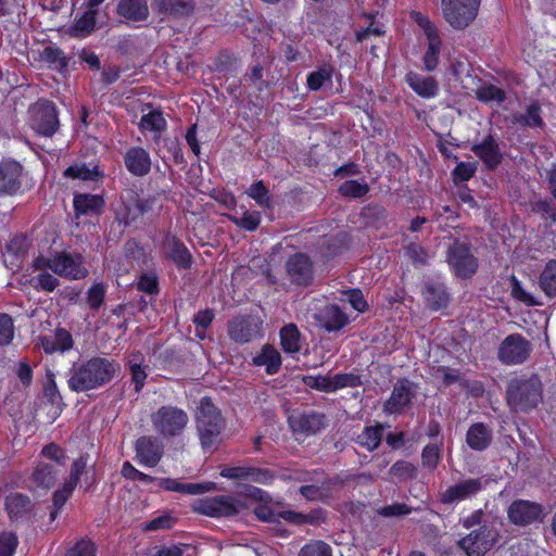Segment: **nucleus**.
Segmentation results:
<instances>
[{
  "label": "nucleus",
  "instance_id": "obj_18",
  "mask_svg": "<svg viewBox=\"0 0 556 556\" xmlns=\"http://www.w3.org/2000/svg\"><path fill=\"white\" fill-rule=\"evenodd\" d=\"M151 7L153 12L162 20H185L195 11L194 0H152Z\"/></svg>",
  "mask_w": 556,
  "mask_h": 556
},
{
  "label": "nucleus",
  "instance_id": "obj_57",
  "mask_svg": "<svg viewBox=\"0 0 556 556\" xmlns=\"http://www.w3.org/2000/svg\"><path fill=\"white\" fill-rule=\"evenodd\" d=\"M40 456L53 462L52 465L59 469L65 467L67 460L65 450L54 442L46 444L41 448Z\"/></svg>",
  "mask_w": 556,
  "mask_h": 556
},
{
  "label": "nucleus",
  "instance_id": "obj_4",
  "mask_svg": "<svg viewBox=\"0 0 556 556\" xmlns=\"http://www.w3.org/2000/svg\"><path fill=\"white\" fill-rule=\"evenodd\" d=\"M151 422L155 432L163 439L180 437L189 422L186 410L175 405H162L151 414Z\"/></svg>",
  "mask_w": 556,
  "mask_h": 556
},
{
  "label": "nucleus",
  "instance_id": "obj_43",
  "mask_svg": "<svg viewBox=\"0 0 556 556\" xmlns=\"http://www.w3.org/2000/svg\"><path fill=\"white\" fill-rule=\"evenodd\" d=\"M247 195L264 210L273 208V200L269 189L263 180L253 182L245 191Z\"/></svg>",
  "mask_w": 556,
  "mask_h": 556
},
{
  "label": "nucleus",
  "instance_id": "obj_52",
  "mask_svg": "<svg viewBox=\"0 0 556 556\" xmlns=\"http://www.w3.org/2000/svg\"><path fill=\"white\" fill-rule=\"evenodd\" d=\"M97 10L85 11L81 15L75 18L73 24V30L76 36H87L93 31L96 27Z\"/></svg>",
  "mask_w": 556,
  "mask_h": 556
},
{
  "label": "nucleus",
  "instance_id": "obj_56",
  "mask_svg": "<svg viewBox=\"0 0 556 556\" xmlns=\"http://www.w3.org/2000/svg\"><path fill=\"white\" fill-rule=\"evenodd\" d=\"M136 289L139 292L157 295L160 293V281L156 273H142L138 276L136 282Z\"/></svg>",
  "mask_w": 556,
  "mask_h": 556
},
{
  "label": "nucleus",
  "instance_id": "obj_28",
  "mask_svg": "<svg viewBox=\"0 0 556 556\" xmlns=\"http://www.w3.org/2000/svg\"><path fill=\"white\" fill-rule=\"evenodd\" d=\"M4 506L11 521L28 517L34 507L30 497L18 492L10 493L5 497Z\"/></svg>",
  "mask_w": 556,
  "mask_h": 556
},
{
  "label": "nucleus",
  "instance_id": "obj_23",
  "mask_svg": "<svg viewBox=\"0 0 556 556\" xmlns=\"http://www.w3.org/2000/svg\"><path fill=\"white\" fill-rule=\"evenodd\" d=\"M315 320L328 332L343 329L349 324V316L337 304H327L315 314Z\"/></svg>",
  "mask_w": 556,
  "mask_h": 556
},
{
  "label": "nucleus",
  "instance_id": "obj_31",
  "mask_svg": "<svg viewBox=\"0 0 556 556\" xmlns=\"http://www.w3.org/2000/svg\"><path fill=\"white\" fill-rule=\"evenodd\" d=\"M252 364L257 367L265 366L267 375H276L282 364L281 355L271 344H264L261 352L252 358Z\"/></svg>",
  "mask_w": 556,
  "mask_h": 556
},
{
  "label": "nucleus",
  "instance_id": "obj_46",
  "mask_svg": "<svg viewBox=\"0 0 556 556\" xmlns=\"http://www.w3.org/2000/svg\"><path fill=\"white\" fill-rule=\"evenodd\" d=\"M443 440L439 443H428L421 451V465L424 468L434 470L442 460Z\"/></svg>",
  "mask_w": 556,
  "mask_h": 556
},
{
  "label": "nucleus",
  "instance_id": "obj_62",
  "mask_svg": "<svg viewBox=\"0 0 556 556\" xmlns=\"http://www.w3.org/2000/svg\"><path fill=\"white\" fill-rule=\"evenodd\" d=\"M177 518L169 511H164L160 516L147 521L143 526L144 531L169 530L175 527Z\"/></svg>",
  "mask_w": 556,
  "mask_h": 556
},
{
  "label": "nucleus",
  "instance_id": "obj_22",
  "mask_svg": "<svg viewBox=\"0 0 556 556\" xmlns=\"http://www.w3.org/2000/svg\"><path fill=\"white\" fill-rule=\"evenodd\" d=\"M289 425L294 433L306 437L320 432L327 426V417L324 413L309 410L289 418Z\"/></svg>",
  "mask_w": 556,
  "mask_h": 556
},
{
  "label": "nucleus",
  "instance_id": "obj_44",
  "mask_svg": "<svg viewBox=\"0 0 556 556\" xmlns=\"http://www.w3.org/2000/svg\"><path fill=\"white\" fill-rule=\"evenodd\" d=\"M338 483V478H327V483L303 484L299 489V493L307 501H320L325 493L330 491Z\"/></svg>",
  "mask_w": 556,
  "mask_h": 556
},
{
  "label": "nucleus",
  "instance_id": "obj_13",
  "mask_svg": "<svg viewBox=\"0 0 556 556\" xmlns=\"http://www.w3.org/2000/svg\"><path fill=\"white\" fill-rule=\"evenodd\" d=\"M24 167L14 160L0 162V197L17 195L24 192Z\"/></svg>",
  "mask_w": 556,
  "mask_h": 556
},
{
  "label": "nucleus",
  "instance_id": "obj_19",
  "mask_svg": "<svg viewBox=\"0 0 556 556\" xmlns=\"http://www.w3.org/2000/svg\"><path fill=\"white\" fill-rule=\"evenodd\" d=\"M473 154L490 170L496 169L503 162V153L496 138L489 134L480 142L471 146Z\"/></svg>",
  "mask_w": 556,
  "mask_h": 556
},
{
  "label": "nucleus",
  "instance_id": "obj_30",
  "mask_svg": "<svg viewBox=\"0 0 556 556\" xmlns=\"http://www.w3.org/2000/svg\"><path fill=\"white\" fill-rule=\"evenodd\" d=\"M492 440V430L483 422L472 424L466 433V443L473 451H485L491 445Z\"/></svg>",
  "mask_w": 556,
  "mask_h": 556
},
{
  "label": "nucleus",
  "instance_id": "obj_1",
  "mask_svg": "<svg viewBox=\"0 0 556 556\" xmlns=\"http://www.w3.org/2000/svg\"><path fill=\"white\" fill-rule=\"evenodd\" d=\"M119 370V364L112 358L93 356L75 364L70 370L68 389L73 392H88L110 383Z\"/></svg>",
  "mask_w": 556,
  "mask_h": 556
},
{
  "label": "nucleus",
  "instance_id": "obj_39",
  "mask_svg": "<svg viewBox=\"0 0 556 556\" xmlns=\"http://www.w3.org/2000/svg\"><path fill=\"white\" fill-rule=\"evenodd\" d=\"M42 399L53 406L59 413L65 406L63 403V399L56 386L55 376L52 371H48L46 376V381L42 387Z\"/></svg>",
  "mask_w": 556,
  "mask_h": 556
},
{
  "label": "nucleus",
  "instance_id": "obj_25",
  "mask_svg": "<svg viewBox=\"0 0 556 556\" xmlns=\"http://www.w3.org/2000/svg\"><path fill=\"white\" fill-rule=\"evenodd\" d=\"M105 206V201L101 194L75 193L73 198V208L76 217L100 215Z\"/></svg>",
  "mask_w": 556,
  "mask_h": 556
},
{
  "label": "nucleus",
  "instance_id": "obj_27",
  "mask_svg": "<svg viewBox=\"0 0 556 556\" xmlns=\"http://www.w3.org/2000/svg\"><path fill=\"white\" fill-rule=\"evenodd\" d=\"M405 81L420 98L432 99L439 93V84L432 76H421L409 72L405 75Z\"/></svg>",
  "mask_w": 556,
  "mask_h": 556
},
{
  "label": "nucleus",
  "instance_id": "obj_14",
  "mask_svg": "<svg viewBox=\"0 0 556 556\" xmlns=\"http://www.w3.org/2000/svg\"><path fill=\"white\" fill-rule=\"evenodd\" d=\"M485 481L482 478H469L447 486L440 493V502L444 505H452L476 497L484 488Z\"/></svg>",
  "mask_w": 556,
  "mask_h": 556
},
{
  "label": "nucleus",
  "instance_id": "obj_12",
  "mask_svg": "<svg viewBox=\"0 0 556 556\" xmlns=\"http://www.w3.org/2000/svg\"><path fill=\"white\" fill-rule=\"evenodd\" d=\"M509 521L518 527H527L535 522H542L545 511L542 504L529 500H515L507 509Z\"/></svg>",
  "mask_w": 556,
  "mask_h": 556
},
{
  "label": "nucleus",
  "instance_id": "obj_54",
  "mask_svg": "<svg viewBox=\"0 0 556 556\" xmlns=\"http://www.w3.org/2000/svg\"><path fill=\"white\" fill-rule=\"evenodd\" d=\"M363 381L361 376L354 372H339L333 377H330L331 393L340 389L355 388L361 387Z\"/></svg>",
  "mask_w": 556,
  "mask_h": 556
},
{
  "label": "nucleus",
  "instance_id": "obj_33",
  "mask_svg": "<svg viewBox=\"0 0 556 556\" xmlns=\"http://www.w3.org/2000/svg\"><path fill=\"white\" fill-rule=\"evenodd\" d=\"M60 472L54 465L39 462L31 472V480L38 488L48 490L55 484Z\"/></svg>",
  "mask_w": 556,
  "mask_h": 556
},
{
  "label": "nucleus",
  "instance_id": "obj_32",
  "mask_svg": "<svg viewBox=\"0 0 556 556\" xmlns=\"http://www.w3.org/2000/svg\"><path fill=\"white\" fill-rule=\"evenodd\" d=\"M63 176L71 179L98 182L103 180L105 174L98 164L90 166L86 163H75L64 170Z\"/></svg>",
  "mask_w": 556,
  "mask_h": 556
},
{
  "label": "nucleus",
  "instance_id": "obj_21",
  "mask_svg": "<svg viewBox=\"0 0 556 556\" xmlns=\"http://www.w3.org/2000/svg\"><path fill=\"white\" fill-rule=\"evenodd\" d=\"M163 248L165 256L174 263L178 270L191 269L193 256L177 236L168 233L163 241Z\"/></svg>",
  "mask_w": 556,
  "mask_h": 556
},
{
  "label": "nucleus",
  "instance_id": "obj_59",
  "mask_svg": "<svg viewBox=\"0 0 556 556\" xmlns=\"http://www.w3.org/2000/svg\"><path fill=\"white\" fill-rule=\"evenodd\" d=\"M275 479V471L268 468L247 466L245 480L248 481L264 485H270L274 483Z\"/></svg>",
  "mask_w": 556,
  "mask_h": 556
},
{
  "label": "nucleus",
  "instance_id": "obj_7",
  "mask_svg": "<svg viewBox=\"0 0 556 556\" xmlns=\"http://www.w3.org/2000/svg\"><path fill=\"white\" fill-rule=\"evenodd\" d=\"M192 511L211 518L232 517L239 514L242 505L230 495H216L198 498L192 504Z\"/></svg>",
  "mask_w": 556,
  "mask_h": 556
},
{
  "label": "nucleus",
  "instance_id": "obj_47",
  "mask_svg": "<svg viewBox=\"0 0 556 556\" xmlns=\"http://www.w3.org/2000/svg\"><path fill=\"white\" fill-rule=\"evenodd\" d=\"M227 218L238 228L252 232L258 228L262 222V214L258 211L248 210L241 216L227 215Z\"/></svg>",
  "mask_w": 556,
  "mask_h": 556
},
{
  "label": "nucleus",
  "instance_id": "obj_60",
  "mask_svg": "<svg viewBox=\"0 0 556 556\" xmlns=\"http://www.w3.org/2000/svg\"><path fill=\"white\" fill-rule=\"evenodd\" d=\"M265 68L261 63L253 64L243 76V79L253 85L258 92L269 88V83L264 79Z\"/></svg>",
  "mask_w": 556,
  "mask_h": 556
},
{
  "label": "nucleus",
  "instance_id": "obj_51",
  "mask_svg": "<svg viewBox=\"0 0 556 556\" xmlns=\"http://www.w3.org/2000/svg\"><path fill=\"white\" fill-rule=\"evenodd\" d=\"M476 98L482 103H502L506 99V92L504 89L493 84H484L476 90Z\"/></svg>",
  "mask_w": 556,
  "mask_h": 556
},
{
  "label": "nucleus",
  "instance_id": "obj_24",
  "mask_svg": "<svg viewBox=\"0 0 556 556\" xmlns=\"http://www.w3.org/2000/svg\"><path fill=\"white\" fill-rule=\"evenodd\" d=\"M126 169L136 177H144L151 170V157L142 147H130L124 155Z\"/></svg>",
  "mask_w": 556,
  "mask_h": 556
},
{
  "label": "nucleus",
  "instance_id": "obj_48",
  "mask_svg": "<svg viewBox=\"0 0 556 556\" xmlns=\"http://www.w3.org/2000/svg\"><path fill=\"white\" fill-rule=\"evenodd\" d=\"M509 286H510V296L519 303H522L527 306H536L541 303L530 293L528 292L521 281L511 274L508 278Z\"/></svg>",
  "mask_w": 556,
  "mask_h": 556
},
{
  "label": "nucleus",
  "instance_id": "obj_58",
  "mask_svg": "<svg viewBox=\"0 0 556 556\" xmlns=\"http://www.w3.org/2000/svg\"><path fill=\"white\" fill-rule=\"evenodd\" d=\"M390 475L399 481L413 480L417 477L416 466L404 459L396 460L390 468Z\"/></svg>",
  "mask_w": 556,
  "mask_h": 556
},
{
  "label": "nucleus",
  "instance_id": "obj_37",
  "mask_svg": "<svg viewBox=\"0 0 556 556\" xmlns=\"http://www.w3.org/2000/svg\"><path fill=\"white\" fill-rule=\"evenodd\" d=\"M147 210L146 201L140 199H134L117 211L116 218L119 224L124 226H130L135 220L144 214Z\"/></svg>",
  "mask_w": 556,
  "mask_h": 556
},
{
  "label": "nucleus",
  "instance_id": "obj_53",
  "mask_svg": "<svg viewBox=\"0 0 556 556\" xmlns=\"http://www.w3.org/2000/svg\"><path fill=\"white\" fill-rule=\"evenodd\" d=\"M108 286L103 282L92 283L86 293V303L92 311H99L106 296Z\"/></svg>",
  "mask_w": 556,
  "mask_h": 556
},
{
  "label": "nucleus",
  "instance_id": "obj_49",
  "mask_svg": "<svg viewBox=\"0 0 556 556\" xmlns=\"http://www.w3.org/2000/svg\"><path fill=\"white\" fill-rule=\"evenodd\" d=\"M167 127V122L163 116L162 111L153 110L148 114L141 116L139 128L142 131L149 130L161 134Z\"/></svg>",
  "mask_w": 556,
  "mask_h": 556
},
{
  "label": "nucleus",
  "instance_id": "obj_45",
  "mask_svg": "<svg viewBox=\"0 0 556 556\" xmlns=\"http://www.w3.org/2000/svg\"><path fill=\"white\" fill-rule=\"evenodd\" d=\"M334 70L330 64H324L306 77V85L311 91H318L326 83L332 80Z\"/></svg>",
  "mask_w": 556,
  "mask_h": 556
},
{
  "label": "nucleus",
  "instance_id": "obj_42",
  "mask_svg": "<svg viewBox=\"0 0 556 556\" xmlns=\"http://www.w3.org/2000/svg\"><path fill=\"white\" fill-rule=\"evenodd\" d=\"M383 427L380 424L376 426H366L362 433L358 434L356 443L367 448L369 452L375 451L381 443Z\"/></svg>",
  "mask_w": 556,
  "mask_h": 556
},
{
  "label": "nucleus",
  "instance_id": "obj_9",
  "mask_svg": "<svg viewBox=\"0 0 556 556\" xmlns=\"http://www.w3.org/2000/svg\"><path fill=\"white\" fill-rule=\"evenodd\" d=\"M496 530L486 523L473 529L458 541V546L467 556H484L497 540Z\"/></svg>",
  "mask_w": 556,
  "mask_h": 556
},
{
  "label": "nucleus",
  "instance_id": "obj_61",
  "mask_svg": "<svg viewBox=\"0 0 556 556\" xmlns=\"http://www.w3.org/2000/svg\"><path fill=\"white\" fill-rule=\"evenodd\" d=\"M516 121L520 125L531 128L544 126V122L541 116V108L536 103L530 104L527 108L525 114H521L520 116L516 117Z\"/></svg>",
  "mask_w": 556,
  "mask_h": 556
},
{
  "label": "nucleus",
  "instance_id": "obj_17",
  "mask_svg": "<svg viewBox=\"0 0 556 556\" xmlns=\"http://www.w3.org/2000/svg\"><path fill=\"white\" fill-rule=\"evenodd\" d=\"M51 270L61 277L70 279H81L88 274V270L83 265L81 255H72L65 251L56 252L52 256Z\"/></svg>",
  "mask_w": 556,
  "mask_h": 556
},
{
  "label": "nucleus",
  "instance_id": "obj_50",
  "mask_svg": "<svg viewBox=\"0 0 556 556\" xmlns=\"http://www.w3.org/2000/svg\"><path fill=\"white\" fill-rule=\"evenodd\" d=\"M531 211L540 215L547 226L556 224V206L551 199L544 198L533 202Z\"/></svg>",
  "mask_w": 556,
  "mask_h": 556
},
{
  "label": "nucleus",
  "instance_id": "obj_20",
  "mask_svg": "<svg viewBox=\"0 0 556 556\" xmlns=\"http://www.w3.org/2000/svg\"><path fill=\"white\" fill-rule=\"evenodd\" d=\"M420 294L426 306L433 312L444 309L451 302V294L446 285L439 280L429 279L422 283Z\"/></svg>",
  "mask_w": 556,
  "mask_h": 556
},
{
  "label": "nucleus",
  "instance_id": "obj_2",
  "mask_svg": "<svg viewBox=\"0 0 556 556\" xmlns=\"http://www.w3.org/2000/svg\"><path fill=\"white\" fill-rule=\"evenodd\" d=\"M225 427L222 410L210 396H203L195 413V428L203 452L212 454L218 448Z\"/></svg>",
  "mask_w": 556,
  "mask_h": 556
},
{
  "label": "nucleus",
  "instance_id": "obj_63",
  "mask_svg": "<svg viewBox=\"0 0 556 556\" xmlns=\"http://www.w3.org/2000/svg\"><path fill=\"white\" fill-rule=\"evenodd\" d=\"M97 545L87 538L79 539L72 547H70L64 556H97Z\"/></svg>",
  "mask_w": 556,
  "mask_h": 556
},
{
  "label": "nucleus",
  "instance_id": "obj_35",
  "mask_svg": "<svg viewBox=\"0 0 556 556\" xmlns=\"http://www.w3.org/2000/svg\"><path fill=\"white\" fill-rule=\"evenodd\" d=\"M40 61L47 63L49 67L63 73L68 67V59L64 51L55 45L46 46L39 53Z\"/></svg>",
  "mask_w": 556,
  "mask_h": 556
},
{
  "label": "nucleus",
  "instance_id": "obj_11",
  "mask_svg": "<svg viewBox=\"0 0 556 556\" xmlns=\"http://www.w3.org/2000/svg\"><path fill=\"white\" fill-rule=\"evenodd\" d=\"M416 389L417 386L408 378H400L383 403V412L388 415H402L412 406L417 394Z\"/></svg>",
  "mask_w": 556,
  "mask_h": 556
},
{
  "label": "nucleus",
  "instance_id": "obj_29",
  "mask_svg": "<svg viewBox=\"0 0 556 556\" xmlns=\"http://www.w3.org/2000/svg\"><path fill=\"white\" fill-rule=\"evenodd\" d=\"M229 338L239 343L250 342L254 337L253 319L251 316H237L228 321L227 327Z\"/></svg>",
  "mask_w": 556,
  "mask_h": 556
},
{
  "label": "nucleus",
  "instance_id": "obj_10",
  "mask_svg": "<svg viewBox=\"0 0 556 556\" xmlns=\"http://www.w3.org/2000/svg\"><path fill=\"white\" fill-rule=\"evenodd\" d=\"M532 352V345L521 333L508 334L497 348V359L504 365L523 364Z\"/></svg>",
  "mask_w": 556,
  "mask_h": 556
},
{
  "label": "nucleus",
  "instance_id": "obj_40",
  "mask_svg": "<svg viewBox=\"0 0 556 556\" xmlns=\"http://www.w3.org/2000/svg\"><path fill=\"white\" fill-rule=\"evenodd\" d=\"M427 40L428 47L422 56V62L426 71L433 72L437 70L439 65V56L441 53L443 42L440 37V34L428 37Z\"/></svg>",
  "mask_w": 556,
  "mask_h": 556
},
{
  "label": "nucleus",
  "instance_id": "obj_38",
  "mask_svg": "<svg viewBox=\"0 0 556 556\" xmlns=\"http://www.w3.org/2000/svg\"><path fill=\"white\" fill-rule=\"evenodd\" d=\"M280 345L283 352L294 354L300 352V330L295 324H288L280 329Z\"/></svg>",
  "mask_w": 556,
  "mask_h": 556
},
{
  "label": "nucleus",
  "instance_id": "obj_3",
  "mask_svg": "<svg viewBox=\"0 0 556 556\" xmlns=\"http://www.w3.org/2000/svg\"><path fill=\"white\" fill-rule=\"evenodd\" d=\"M506 402L515 412H529L543 400V387L538 375L511 378L506 387Z\"/></svg>",
  "mask_w": 556,
  "mask_h": 556
},
{
  "label": "nucleus",
  "instance_id": "obj_41",
  "mask_svg": "<svg viewBox=\"0 0 556 556\" xmlns=\"http://www.w3.org/2000/svg\"><path fill=\"white\" fill-rule=\"evenodd\" d=\"M369 191L370 186L365 179H349L343 181L338 188L339 194L348 199H362L366 197Z\"/></svg>",
  "mask_w": 556,
  "mask_h": 556
},
{
  "label": "nucleus",
  "instance_id": "obj_5",
  "mask_svg": "<svg viewBox=\"0 0 556 556\" xmlns=\"http://www.w3.org/2000/svg\"><path fill=\"white\" fill-rule=\"evenodd\" d=\"M446 262L453 275L464 280L471 279L479 268V260L471 245L458 239L448 247Z\"/></svg>",
  "mask_w": 556,
  "mask_h": 556
},
{
  "label": "nucleus",
  "instance_id": "obj_34",
  "mask_svg": "<svg viewBox=\"0 0 556 556\" xmlns=\"http://www.w3.org/2000/svg\"><path fill=\"white\" fill-rule=\"evenodd\" d=\"M540 290L548 299L556 298V260H548L538 277Z\"/></svg>",
  "mask_w": 556,
  "mask_h": 556
},
{
  "label": "nucleus",
  "instance_id": "obj_64",
  "mask_svg": "<svg viewBox=\"0 0 556 556\" xmlns=\"http://www.w3.org/2000/svg\"><path fill=\"white\" fill-rule=\"evenodd\" d=\"M299 556H332V549L324 541H313L302 546Z\"/></svg>",
  "mask_w": 556,
  "mask_h": 556
},
{
  "label": "nucleus",
  "instance_id": "obj_26",
  "mask_svg": "<svg viewBox=\"0 0 556 556\" xmlns=\"http://www.w3.org/2000/svg\"><path fill=\"white\" fill-rule=\"evenodd\" d=\"M116 14L127 22H146L150 15L148 0H118Z\"/></svg>",
  "mask_w": 556,
  "mask_h": 556
},
{
  "label": "nucleus",
  "instance_id": "obj_55",
  "mask_svg": "<svg viewBox=\"0 0 556 556\" xmlns=\"http://www.w3.org/2000/svg\"><path fill=\"white\" fill-rule=\"evenodd\" d=\"M329 476L325 472L324 469H313V470H295L293 471L288 479L294 480L298 482H305L306 484L314 483H327V478Z\"/></svg>",
  "mask_w": 556,
  "mask_h": 556
},
{
  "label": "nucleus",
  "instance_id": "obj_8",
  "mask_svg": "<svg viewBox=\"0 0 556 556\" xmlns=\"http://www.w3.org/2000/svg\"><path fill=\"white\" fill-rule=\"evenodd\" d=\"M481 0H442L445 21L455 29L466 28L477 16Z\"/></svg>",
  "mask_w": 556,
  "mask_h": 556
},
{
  "label": "nucleus",
  "instance_id": "obj_36",
  "mask_svg": "<svg viewBox=\"0 0 556 556\" xmlns=\"http://www.w3.org/2000/svg\"><path fill=\"white\" fill-rule=\"evenodd\" d=\"M157 485L164 491L177 492L180 494H201L206 491L205 486L201 483L180 482L174 478H159Z\"/></svg>",
  "mask_w": 556,
  "mask_h": 556
},
{
  "label": "nucleus",
  "instance_id": "obj_16",
  "mask_svg": "<svg viewBox=\"0 0 556 556\" xmlns=\"http://www.w3.org/2000/svg\"><path fill=\"white\" fill-rule=\"evenodd\" d=\"M290 281L300 287H308L314 280L313 262L305 253H294L286 263Z\"/></svg>",
  "mask_w": 556,
  "mask_h": 556
},
{
  "label": "nucleus",
  "instance_id": "obj_6",
  "mask_svg": "<svg viewBox=\"0 0 556 556\" xmlns=\"http://www.w3.org/2000/svg\"><path fill=\"white\" fill-rule=\"evenodd\" d=\"M30 126L39 136L51 138L60 127L59 112L54 102L39 99L29 108Z\"/></svg>",
  "mask_w": 556,
  "mask_h": 556
},
{
  "label": "nucleus",
  "instance_id": "obj_15",
  "mask_svg": "<svg viewBox=\"0 0 556 556\" xmlns=\"http://www.w3.org/2000/svg\"><path fill=\"white\" fill-rule=\"evenodd\" d=\"M135 459L148 468L157 466L164 455V447L161 441L153 435H141L135 441Z\"/></svg>",
  "mask_w": 556,
  "mask_h": 556
}]
</instances>
